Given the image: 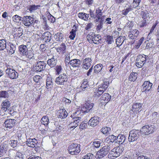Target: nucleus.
Here are the masks:
<instances>
[{"label":"nucleus","mask_w":159,"mask_h":159,"mask_svg":"<svg viewBox=\"0 0 159 159\" xmlns=\"http://www.w3.org/2000/svg\"><path fill=\"white\" fill-rule=\"evenodd\" d=\"M19 48L20 53L22 55V57L23 60L27 61L30 60L34 59V54L31 51L28 50L26 45H20L19 46Z\"/></svg>","instance_id":"nucleus-1"},{"label":"nucleus","mask_w":159,"mask_h":159,"mask_svg":"<svg viewBox=\"0 0 159 159\" xmlns=\"http://www.w3.org/2000/svg\"><path fill=\"white\" fill-rule=\"evenodd\" d=\"M80 113V110H78L77 111L73 113V115H71L70 117L72 118L71 122L69 124L71 128L74 129L81 123L82 118L80 117L77 116Z\"/></svg>","instance_id":"nucleus-2"},{"label":"nucleus","mask_w":159,"mask_h":159,"mask_svg":"<svg viewBox=\"0 0 159 159\" xmlns=\"http://www.w3.org/2000/svg\"><path fill=\"white\" fill-rule=\"evenodd\" d=\"M124 150L123 147L121 146L114 148L109 152L108 157L109 158L114 159L119 156Z\"/></svg>","instance_id":"nucleus-3"},{"label":"nucleus","mask_w":159,"mask_h":159,"mask_svg":"<svg viewBox=\"0 0 159 159\" xmlns=\"http://www.w3.org/2000/svg\"><path fill=\"white\" fill-rule=\"evenodd\" d=\"M155 127L153 125H146L142 127L140 130L141 133L143 135H148L152 133L155 130Z\"/></svg>","instance_id":"nucleus-4"},{"label":"nucleus","mask_w":159,"mask_h":159,"mask_svg":"<svg viewBox=\"0 0 159 159\" xmlns=\"http://www.w3.org/2000/svg\"><path fill=\"white\" fill-rule=\"evenodd\" d=\"M28 133L25 134L22 131H18L15 136H13L12 139L18 140L20 143L24 142L25 139L29 138Z\"/></svg>","instance_id":"nucleus-5"},{"label":"nucleus","mask_w":159,"mask_h":159,"mask_svg":"<svg viewBox=\"0 0 159 159\" xmlns=\"http://www.w3.org/2000/svg\"><path fill=\"white\" fill-rule=\"evenodd\" d=\"M110 147L104 146L97 152L96 157L97 158H102L107 154L110 150Z\"/></svg>","instance_id":"nucleus-6"},{"label":"nucleus","mask_w":159,"mask_h":159,"mask_svg":"<svg viewBox=\"0 0 159 159\" xmlns=\"http://www.w3.org/2000/svg\"><path fill=\"white\" fill-rule=\"evenodd\" d=\"M68 150L70 154H77L80 151V145L77 143L72 144L69 147Z\"/></svg>","instance_id":"nucleus-7"},{"label":"nucleus","mask_w":159,"mask_h":159,"mask_svg":"<svg viewBox=\"0 0 159 159\" xmlns=\"http://www.w3.org/2000/svg\"><path fill=\"white\" fill-rule=\"evenodd\" d=\"M140 132V131L139 130L133 129L130 131L128 137L129 141L133 142L136 140L138 139Z\"/></svg>","instance_id":"nucleus-8"},{"label":"nucleus","mask_w":159,"mask_h":159,"mask_svg":"<svg viewBox=\"0 0 159 159\" xmlns=\"http://www.w3.org/2000/svg\"><path fill=\"white\" fill-rule=\"evenodd\" d=\"M68 80L67 75L63 73L60 74L59 76L56 78L55 82L57 85H64Z\"/></svg>","instance_id":"nucleus-9"},{"label":"nucleus","mask_w":159,"mask_h":159,"mask_svg":"<svg viewBox=\"0 0 159 159\" xmlns=\"http://www.w3.org/2000/svg\"><path fill=\"white\" fill-rule=\"evenodd\" d=\"M23 23L27 27H29L32 25L34 22V18L30 16H26L22 18Z\"/></svg>","instance_id":"nucleus-10"},{"label":"nucleus","mask_w":159,"mask_h":159,"mask_svg":"<svg viewBox=\"0 0 159 159\" xmlns=\"http://www.w3.org/2000/svg\"><path fill=\"white\" fill-rule=\"evenodd\" d=\"M139 34V31L137 29L131 30L128 33V38L129 39L135 41L137 39Z\"/></svg>","instance_id":"nucleus-11"},{"label":"nucleus","mask_w":159,"mask_h":159,"mask_svg":"<svg viewBox=\"0 0 159 159\" xmlns=\"http://www.w3.org/2000/svg\"><path fill=\"white\" fill-rule=\"evenodd\" d=\"M5 72L8 77L11 79H16L18 76L17 72L13 69L6 70Z\"/></svg>","instance_id":"nucleus-12"},{"label":"nucleus","mask_w":159,"mask_h":159,"mask_svg":"<svg viewBox=\"0 0 159 159\" xmlns=\"http://www.w3.org/2000/svg\"><path fill=\"white\" fill-rule=\"evenodd\" d=\"M92 62V59L91 58H86L82 61V68L86 70L88 69L91 66Z\"/></svg>","instance_id":"nucleus-13"},{"label":"nucleus","mask_w":159,"mask_h":159,"mask_svg":"<svg viewBox=\"0 0 159 159\" xmlns=\"http://www.w3.org/2000/svg\"><path fill=\"white\" fill-rule=\"evenodd\" d=\"M7 51L10 54L14 53L16 49V45L10 42H7V45L6 47Z\"/></svg>","instance_id":"nucleus-14"},{"label":"nucleus","mask_w":159,"mask_h":159,"mask_svg":"<svg viewBox=\"0 0 159 159\" xmlns=\"http://www.w3.org/2000/svg\"><path fill=\"white\" fill-rule=\"evenodd\" d=\"M30 137L27 139L26 144L28 147L34 148L38 145V141L35 138H30Z\"/></svg>","instance_id":"nucleus-15"},{"label":"nucleus","mask_w":159,"mask_h":159,"mask_svg":"<svg viewBox=\"0 0 159 159\" xmlns=\"http://www.w3.org/2000/svg\"><path fill=\"white\" fill-rule=\"evenodd\" d=\"M127 142L126 137L123 135L120 134L116 137V143H118L120 144H123L124 145Z\"/></svg>","instance_id":"nucleus-16"},{"label":"nucleus","mask_w":159,"mask_h":159,"mask_svg":"<svg viewBox=\"0 0 159 159\" xmlns=\"http://www.w3.org/2000/svg\"><path fill=\"white\" fill-rule=\"evenodd\" d=\"M152 84L149 81H145L142 85L143 92H146L149 91L151 89Z\"/></svg>","instance_id":"nucleus-17"},{"label":"nucleus","mask_w":159,"mask_h":159,"mask_svg":"<svg viewBox=\"0 0 159 159\" xmlns=\"http://www.w3.org/2000/svg\"><path fill=\"white\" fill-rule=\"evenodd\" d=\"M99 119V117L96 116H94L92 117L89 120L88 124L91 126H95L98 124Z\"/></svg>","instance_id":"nucleus-18"},{"label":"nucleus","mask_w":159,"mask_h":159,"mask_svg":"<svg viewBox=\"0 0 159 159\" xmlns=\"http://www.w3.org/2000/svg\"><path fill=\"white\" fill-rule=\"evenodd\" d=\"M45 66V63L43 61H39L37 62L35 69L37 71L40 72L44 69Z\"/></svg>","instance_id":"nucleus-19"},{"label":"nucleus","mask_w":159,"mask_h":159,"mask_svg":"<svg viewBox=\"0 0 159 159\" xmlns=\"http://www.w3.org/2000/svg\"><path fill=\"white\" fill-rule=\"evenodd\" d=\"M16 122V120L14 119H7L4 122L5 126L9 128H11L13 127Z\"/></svg>","instance_id":"nucleus-20"},{"label":"nucleus","mask_w":159,"mask_h":159,"mask_svg":"<svg viewBox=\"0 0 159 159\" xmlns=\"http://www.w3.org/2000/svg\"><path fill=\"white\" fill-rule=\"evenodd\" d=\"M142 104L140 103H136L134 104L132 106L131 110L134 113H137L139 110H141Z\"/></svg>","instance_id":"nucleus-21"},{"label":"nucleus","mask_w":159,"mask_h":159,"mask_svg":"<svg viewBox=\"0 0 159 159\" xmlns=\"http://www.w3.org/2000/svg\"><path fill=\"white\" fill-rule=\"evenodd\" d=\"M57 114L59 118L64 119L67 117L68 114L65 109H60L58 110Z\"/></svg>","instance_id":"nucleus-22"},{"label":"nucleus","mask_w":159,"mask_h":159,"mask_svg":"<svg viewBox=\"0 0 159 159\" xmlns=\"http://www.w3.org/2000/svg\"><path fill=\"white\" fill-rule=\"evenodd\" d=\"M105 91L102 88L99 86L98 89H95L94 92L93 96L96 97H98L102 95Z\"/></svg>","instance_id":"nucleus-23"},{"label":"nucleus","mask_w":159,"mask_h":159,"mask_svg":"<svg viewBox=\"0 0 159 159\" xmlns=\"http://www.w3.org/2000/svg\"><path fill=\"white\" fill-rule=\"evenodd\" d=\"M81 63V61L80 60L75 59L70 60L69 66L70 65L73 67H79Z\"/></svg>","instance_id":"nucleus-24"},{"label":"nucleus","mask_w":159,"mask_h":159,"mask_svg":"<svg viewBox=\"0 0 159 159\" xmlns=\"http://www.w3.org/2000/svg\"><path fill=\"white\" fill-rule=\"evenodd\" d=\"M111 96L108 93H105L102 95L101 98V100L102 102L107 103L110 100Z\"/></svg>","instance_id":"nucleus-25"},{"label":"nucleus","mask_w":159,"mask_h":159,"mask_svg":"<svg viewBox=\"0 0 159 159\" xmlns=\"http://www.w3.org/2000/svg\"><path fill=\"white\" fill-rule=\"evenodd\" d=\"M57 51L60 54H64L66 52V46L65 43L61 44L58 47L56 48Z\"/></svg>","instance_id":"nucleus-26"},{"label":"nucleus","mask_w":159,"mask_h":159,"mask_svg":"<svg viewBox=\"0 0 159 159\" xmlns=\"http://www.w3.org/2000/svg\"><path fill=\"white\" fill-rule=\"evenodd\" d=\"M2 109L4 111H6L9 107L10 106V102L7 100H5L3 101L2 103Z\"/></svg>","instance_id":"nucleus-27"},{"label":"nucleus","mask_w":159,"mask_h":159,"mask_svg":"<svg viewBox=\"0 0 159 159\" xmlns=\"http://www.w3.org/2000/svg\"><path fill=\"white\" fill-rule=\"evenodd\" d=\"M57 62L56 59L53 56L52 58L48 59L47 61V63L51 67H53L56 65Z\"/></svg>","instance_id":"nucleus-28"},{"label":"nucleus","mask_w":159,"mask_h":159,"mask_svg":"<svg viewBox=\"0 0 159 159\" xmlns=\"http://www.w3.org/2000/svg\"><path fill=\"white\" fill-rule=\"evenodd\" d=\"M42 36L43 40L46 42H50L51 39V34L49 32L47 31L44 33Z\"/></svg>","instance_id":"nucleus-29"},{"label":"nucleus","mask_w":159,"mask_h":159,"mask_svg":"<svg viewBox=\"0 0 159 159\" xmlns=\"http://www.w3.org/2000/svg\"><path fill=\"white\" fill-rule=\"evenodd\" d=\"M72 28V29L70 33V35L69 36V38L72 40L74 39L75 37L77 29V27L75 25H74Z\"/></svg>","instance_id":"nucleus-30"},{"label":"nucleus","mask_w":159,"mask_h":159,"mask_svg":"<svg viewBox=\"0 0 159 159\" xmlns=\"http://www.w3.org/2000/svg\"><path fill=\"white\" fill-rule=\"evenodd\" d=\"M102 67L103 66L101 64H98L95 65L94 67V75L98 73L102 69Z\"/></svg>","instance_id":"nucleus-31"},{"label":"nucleus","mask_w":159,"mask_h":159,"mask_svg":"<svg viewBox=\"0 0 159 159\" xmlns=\"http://www.w3.org/2000/svg\"><path fill=\"white\" fill-rule=\"evenodd\" d=\"M125 40V36H120L117 38L116 39V43L117 47H119L121 45Z\"/></svg>","instance_id":"nucleus-32"},{"label":"nucleus","mask_w":159,"mask_h":159,"mask_svg":"<svg viewBox=\"0 0 159 159\" xmlns=\"http://www.w3.org/2000/svg\"><path fill=\"white\" fill-rule=\"evenodd\" d=\"M78 16L80 19L87 21L89 17V14L83 12H80L79 13Z\"/></svg>","instance_id":"nucleus-33"},{"label":"nucleus","mask_w":159,"mask_h":159,"mask_svg":"<svg viewBox=\"0 0 159 159\" xmlns=\"http://www.w3.org/2000/svg\"><path fill=\"white\" fill-rule=\"evenodd\" d=\"M41 7V6L40 5H36L34 4L32 5L29 6L28 10L30 12H32L37 9H39Z\"/></svg>","instance_id":"nucleus-34"},{"label":"nucleus","mask_w":159,"mask_h":159,"mask_svg":"<svg viewBox=\"0 0 159 159\" xmlns=\"http://www.w3.org/2000/svg\"><path fill=\"white\" fill-rule=\"evenodd\" d=\"M138 74L137 73L132 72L129 76V80L130 81H134L137 78Z\"/></svg>","instance_id":"nucleus-35"},{"label":"nucleus","mask_w":159,"mask_h":159,"mask_svg":"<svg viewBox=\"0 0 159 159\" xmlns=\"http://www.w3.org/2000/svg\"><path fill=\"white\" fill-rule=\"evenodd\" d=\"M7 42L5 39L0 40V51L6 48Z\"/></svg>","instance_id":"nucleus-36"},{"label":"nucleus","mask_w":159,"mask_h":159,"mask_svg":"<svg viewBox=\"0 0 159 159\" xmlns=\"http://www.w3.org/2000/svg\"><path fill=\"white\" fill-rule=\"evenodd\" d=\"M6 145H2L0 146V157L4 155L7 151Z\"/></svg>","instance_id":"nucleus-37"},{"label":"nucleus","mask_w":159,"mask_h":159,"mask_svg":"<svg viewBox=\"0 0 159 159\" xmlns=\"http://www.w3.org/2000/svg\"><path fill=\"white\" fill-rule=\"evenodd\" d=\"M63 34L60 33H57L54 35V38L57 41H61L63 38Z\"/></svg>","instance_id":"nucleus-38"},{"label":"nucleus","mask_w":159,"mask_h":159,"mask_svg":"<svg viewBox=\"0 0 159 159\" xmlns=\"http://www.w3.org/2000/svg\"><path fill=\"white\" fill-rule=\"evenodd\" d=\"M70 61V54L69 53H67L65 55V63L66 66H69Z\"/></svg>","instance_id":"nucleus-39"},{"label":"nucleus","mask_w":159,"mask_h":159,"mask_svg":"<svg viewBox=\"0 0 159 159\" xmlns=\"http://www.w3.org/2000/svg\"><path fill=\"white\" fill-rule=\"evenodd\" d=\"M11 140L9 141V144L10 146L13 148H15L20 143L17 140L14 139Z\"/></svg>","instance_id":"nucleus-40"},{"label":"nucleus","mask_w":159,"mask_h":159,"mask_svg":"<svg viewBox=\"0 0 159 159\" xmlns=\"http://www.w3.org/2000/svg\"><path fill=\"white\" fill-rule=\"evenodd\" d=\"M95 36L94 34L93 33H90L87 35V39L90 43H93V41L94 37Z\"/></svg>","instance_id":"nucleus-41"},{"label":"nucleus","mask_w":159,"mask_h":159,"mask_svg":"<svg viewBox=\"0 0 159 159\" xmlns=\"http://www.w3.org/2000/svg\"><path fill=\"white\" fill-rule=\"evenodd\" d=\"M46 87L48 89L50 88L51 86L52 85V80L50 77H48L46 79Z\"/></svg>","instance_id":"nucleus-42"},{"label":"nucleus","mask_w":159,"mask_h":159,"mask_svg":"<svg viewBox=\"0 0 159 159\" xmlns=\"http://www.w3.org/2000/svg\"><path fill=\"white\" fill-rule=\"evenodd\" d=\"M147 57H148V56L146 55L142 54L139 55L137 58L139 60V61H141L145 63Z\"/></svg>","instance_id":"nucleus-43"},{"label":"nucleus","mask_w":159,"mask_h":159,"mask_svg":"<svg viewBox=\"0 0 159 159\" xmlns=\"http://www.w3.org/2000/svg\"><path fill=\"white\" fill-rule=\"evenodd\" d=\"M111 130V128L110 127H107L102 128L101 129V132L103 134L107 135L110 133Z\"/></svg>","instance_id":"nucleus-44"},{"label":"nucleus","mask_w":159,"mask_h":159,"mask_svg":"<svg viewBox=\"0 0 159 159\" xmlns=\"http://www.w3.org/2000/svg\"><path fill=\"white\" fill-rule=\"evenodd\" d=\"M93 39V43L96 44H98L99 43H100V41L101 40L100 36L98 34H95Z\"/></svg>","instance_id":"nucleus-45"},{"label":"nucleus","mask_w":159,"mask_h":159,"mask_svg":"<svg viewBox=\"0 0 159 159\" xmlns=\"http://www.w3.org/2000/svg\"><path fill=\"white\" fill-rule=\"evenodd\" d=\"M41 123L44 125H47L49 123V120L46 116H43L41 119Z\"/></svg>","instance_id":"nucleus-46"},{"label":"nucleus","mask_w":159,"mask_h":159,"mask_svg":"<svg viewBox=\"0 0 159 159\" xmlns=\"http://www.w3.org/2000/svg\"><path fill=\"white\" fill-rule=\"evenodd\" d=\"M22 18L17 15L14 16L12 17L13 21L16 23H19L22 20Z\"/></svg>","instance_id":"nucleus-47"},{"label":"nucleus","mask_w":159,"mask_h":159,"mask_svg":"<svg viewBox=\"0 0 159 159\" xmlns=\"http://www.w3.org/2000/svg\"><path fill=\"white\" fill-rule=\"evenodd\" d=\"M23 30L20 27L17 28L16 29V32L15 35L16 36L20 37L22 34Z\"/></svg>","instance_id":"nucleus-48"},{"label":"nucleus","mask_w":159,"mask_h":159,"mask_svg":"<svg viewBox=\"0 0 159 159\" xmlns=\"http://www.w3.org/2000/svg\"><path fill=\"white\" fill-rule=\"evenodd\" d=\"M141 15L142 18L144 20L146 19L147 18L149 17L150 13H149L147 11H142L141 12Z\"/></svg>","instance_id":"nucleus-49"},{"label":"nucleus","mask_w":159,"mask_h":159,"mask_svg":"<svg viewBox=\"0 0 159 159\" xmlns=\"http://www.w3.org/2000/svg\"><path fill=\"white\" fill-rule=\"evenodd\" d=\"M88 84L87 80H84L81 84V86L80 87V89L84 90V89L88 87Z\"/></svg>","instance_id":"nucleus-50"},{"label":"nucleus","mask_w":159,"mask_h":159,"mask_svg":"<svg viewBox=\"0 0 159 159\" xmlns=\"http://www.w3.org/2000/svg\"><path fill=\"white\" fill-rule=\"evenodd\" d=\"M94 155L90 153H87L82 157V159H94Z\"/></svg>","instance_id":"nucleus-51"},{"label":"nucleus","mask_w":159,"mask_h":159,"mask_svg":"<svg viewBox=\"0 0 159 159\" xmlns=\"http://www.w3.org/2000/svg\"><path fill=\"white\" fill-rule=\"evenodd\" d=\"M96 17H102V12L100 7H98L96 10Z\"/></svg>","instance_id":"nucleus-52"},{"label":"nucleus","mask_w":159,"mask_h":159,"mask_svg":"<svg viewBox=\"0 0 159 159\" xmlns=\"http://www.w3.org/2000/svg\"><path fill=\"white\" fill-rule=\"evenodd\" d=\"M109 82L108 81H105L101 85H100V86L105 91L107 88H108L109 84Z\"/></svg>","instance_id":"nucleus-53"},{"label":"nucleus","mask_w":159,"mask_h":159,"mask_svg":"<svg viewBox=\"0 0 159 159\" xmlns=\"http://www.w3.org/2000/svg\"><path fill=\"white\" fill-rule=\"evenodd\" d=\"M109 82L108 81H105L101 85H100V86L105 91L107 88H108L109 84Z\"/></svg>","instance_id":"nucleus-54"},{"label":"nucleus","mask_w":159,"mask_h":159,"mask_svg":"<svg viewBox=\"0 0 159 159\" xmlns=\"http://www.w3.org/2000/svg\"><path fill=\"white\" fill-rule=\"evenodd\" d=\"M109 82L108 81H105L101 85H100V86L105 91L107 88H108L109 84Z\"/></svg>","instance_id":"nucleus-55"},{"label":"nucleus","mask_w":159,"mask_h":159,"mask_svg":"<svg viewBox=\"0 0 159 159\" xmlns=\"http://www.w3.org/2000/svg\"><path fill=\"white\" fill-rule=\"evenodd\" d=\"M109 82L108 81H105L101 85H100V86L105 91L107 88H108L109 84Z\"/></svg>","instance_id":"nucleus-56"},{"label":"nucleus","mask_w":159,"mask_h":159,"mask_svg":"<svg viewBox=\"0 0 159 159\" xmlns=\"http://www.w3.org/2000/svg\"><path fill=\"white\" fill-rule=\"evenodd\" d=\"M139 60V59L136 58L135 60V65L138 67L141 68L143 66L144 63Z\"/></svg>","instance_id":"nucleus-57"},{"label":"nucleus","mask_w":159,"mask_h":159,"mask_svg":"<svg viewBox=\"0 0 159 159\" xmlns=\"http://www.w3.org/2000/svg\"><path fill=\"white\" fill-rule=\"evenodd\" d=\"M108 137V139H110L111 141V144L115 142V143H116V136L113 135H110Z\"/></svg>","instance_id":"nucleus-58"},{"label":"nucleus","mask_w":159,"mask_h":159,"mask_svg":"<svg viewBox=\"0 0 159 159\" xmlns=\"http://www.w3.org/2000/svg\"><path fill=\"white\" fill-rule=\"evenodd\" d=\"M101 144L100 141L99 139H96L94 141L93 143V145L95 148H99Z\"/></svg>","instance_id":"nucleus-59"},{"label":"nucleus","mask_w":159,"mask_h":159,"mask_svg":"<svg viewBox=\"0 0 159 159\" xmlns=\"http://www.w3.org/2000/svg\"><path fill=\"white\" fill-rule=\"evenodd\" d=\"M46 13L47 14H48V19L51 23H53L55 21V19L54 17L52 16L48 11H47Z\"/></svg>","instance_id":"nucleus-60"},{"label":"nucleus","mask_w":159,"mask_h":159,"mask_svg":"<svg viewBox=\"0 0 159 159\" xmlns=\"http://www.w3.org/2000/svg\"><path fill=\"white\" fill-rule=\"evenodd\" d=\"M106 40L107 43L109 44H111L114 42L112 36L110 35L107 36Z\"/></svg>","instance_id":"nucleus-61"},{"label":"nucleus","mask_w":159,"mask_h":159,"mask_svg":"<svg viewBox=\"0 0 159 159\" xmlns=\"http://www.w3.org/2000/svg\"><path fill=\"white\" fill-rule=\"evenodd\" d=\"M141 0H133V7L134 8L139 7Z\"/></svg>","instance_id":"nucleus-62"},{"label":"nucleus","mask_w":159,"mask_h":159,"mask_svg":"<svg viewBox=\"0 0 159 159\" xmlns=\"http://www.w3.org/2000/svg\"><path fill=\"white\" fill-rule=\"evenodd\" d=\"M95 20V22L97 24L103 23L102 18V17H96Z\"/></svg>","instance_id":"nucleus-63"},{"label":"nucleus","mask_w":159,"mask_h":159,"mask_svg":"<svg viewBox=\"0 0 159 159\" xmlns=\"http://www.w3.org/2000/svg\"><path fill=\"white\" fill-rule=\"evenodd\" d=\"M55 70L56 72V74H59L62 70V68L60 66H56Z\"/></svg>","instance_id":"nucleus-64"}]
</instances>
